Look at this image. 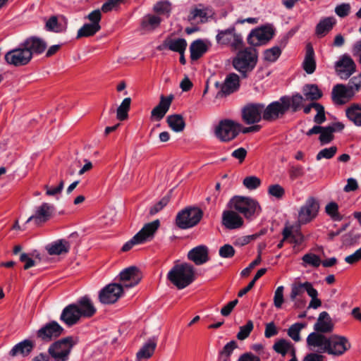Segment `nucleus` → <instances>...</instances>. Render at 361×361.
<instances>
[{
  "label": "nucleus",
  "mask_w": 361,
  "mask_h": 361,
  "mask_svg": "<svg viewBox=\"0 0 361 361\" xmlns=\"http://www.w3.org/2000/svg\"><path fill=\"white\" fill-rule=\"evenodd\" d=\"M310 350L326 353L336 357L343 355L350 349L351 344L345 336L333 334L329 337L317 333H310L306 339Z\"/></svg>",
  "instance_id": "obj_1"
},
{
  "label": "nucleus",
  "mask_w": 361,
  "mask_h": 361,
  "mask_svg": "<svg viewBox=\"0 0 361 361\" xmlns=\"http://www.w3.org/2000/svg\"><path fill=\"white\" fill-rule=\"evenodd\" d=\"M167 279L178 290L183 289L196 279V271L194 266L188 262L178 263L173 265L167 274Z\"/></svg>",
  "instance_id": "obj_2"
},
{
  "label": "nucleus",
  "mask_w": 361,
  "mask_h": 361,
  "mask_svg": "<svg viewBox=\"0 0 361 361\" xmlns=\"http://www.w3.org/2000/svg\"><path fill=\"white\" fill-rule=\"evenodd\" d=\"M257 61V50L252 47H246L237 53L233 60V66L244 78H246L247 73L255 68Z\"/></svg>",
  "instance_id": "obj_3"
},
{
  "label": "nucleus",
  "mask_w": 361,
  "mask_h": 361,
  "mask_svg": "<svg viewBox=\"0 0 361 361\" xmlns=\"http://www.w3.org/2000/svg\"><path fill=\"white\" fill-rule=\"evenodd\" d=\"M228 207L240 213L247 219L252 218L261 211V207L255 200L243 196H235L231 198L228 202Z\"/></svg>",
  "instance_id": "obj_4"
},
{
  "label": "nucleus",
  "mask_w": 361,
  "mask_h": 361,
  "mask_svg": "<svg viewBox=\"0 0 361 361\" xmlns=\"http://www.w3.org/2000/svg\"><path fill=\"white\" fill-rule=\"evenodd\" d=\"M242 125L231 119L221 121L215 127L214 134L221 142H228L234 140L240 133Z\"/></svg>",
  "instance_id": "obj_5"
},
{
  "label": "nucleus",
  "mask_w": 361,
  "mask_h": 361,
  "mask_svg": "<svg viewBox=\"0 0 361 361\" xmlns=\"http://www.w3.org/2000/svg\"><path fill=\"white\" fill-rule=\"evenodd\" d=\"M75 345L72 336H68L53 343L48 349L49 355L55 361H68Z\"/></svg>",
  "instance_id": "obj_6"
},
{
  "label": "nucleus",
  "mask_w": 361,
  "mask_h": 361,
  "mask_svg": "<svg viewBox=\"0 0 361 361\" xmlns=\"http://www.w3.org/2000/svg\"><path fill=\"white\" fill-rule=\"evenodd\" d=\"M202 211L197 207H188L178 213L176 226L181 229H188L196 226L202 219Z\"/></svg>",
  "instance_id": "obj_7"
},
{
  "label": "nucleus",
  "mask_w": 361,
  "mask_h": 361,
  "mask_svg": "<svg viewBox=\"0 0 361 361\" xmlns=\"http://www.w3.org/2000/svg\"><path fill=\"white\" fill-rule=\"evenodd\" d=\"M275 35V29L271 24H266L252 30L247 37V42L252 47L266 44Z\"/></svg>",
  "instance_id": "obj_8"
},
{
  "label": "nucleus",
  "mask_w": 361,
  "mask_h": 361,
  "mask_svg": "<svg viewBox=\"0 0 361 361\" xmlns=\"http://www.w3.org/2000/svg\"><path fill=\"white\" fill-rule=\"evenodd\" d=\"M218 44L229 46L233 50L240 49L243 45V37L236 32L234 26L224 30H219L216 36Z\"/></svg>",
  "instance_id": "obj_9"
},
{
  "label": "nucleus",
  "mask_w": 361,
  "mask_h": 361,
  "mask_svg": "<svg viewBox=\"0 0 361 361\" xmlns=\"http://www.w3.org/2000/svg\"><path fill=\"white\" fill-rule=\"evenodd\" d=\"M264 104L259 103H249L244 106L241 110L243 121L247 125L259 123L263 119Z\"/></svg>",
  "instance_id": "obj_10"
},
{
  "label": "nucleus",
  "mask_w": 361,
  "mask_h": 361,
  "mask_svg": "<svg viewBox=\"0 0 361 361\" xmlns=\"http://www.w3.org/2000/svg\"><path fill=\"white\" fill-rule=\"evenodd\" d=\"M4 58L7 63L14 66L27 65L32 59L30 52L24 47L22 43L18 48L8 51Z\"/></svg>",
  "instance_id": "obj_11"
},
{
  "label": "nucleus",
  "mask_w": 361,
  "mask_h": 361,
  "mask_svg": "<svg viewBox=\"0 0 361 361\" xmlns=\"http://www.w3.org/2000/svg\"><path fill=\"white\" fill-rule=\"evenodd\" d=\"M356 63L350 56L343 54L335 63L336 74L341 78L346 80L356 72Z\"/></svg>",
  "instance_id": "obj_12"
},
{
  "label": "nucleus",
  "mask_w": 361,
  "mask_h": 361,
  "mask_svg": "<svg viewBox=\"0 0 361 361\" xmlns=\"http://www.w3.org/2000/svg\"><path fill=\"white\" fill-rule=\"evenodd\" d=\"M123 293V286L116 283H110L100 290L99 299L103 304H113L118 300Z\"/></svg>",
  "instance_id": "obj_13"
},
{
  "label": "nucleus",
  "mask_w": 361,
  "mask_h": 361,
  "mask_svg": "<svg viewBox=\"0 0 361 361\" xmlns=\"http://www.w3.org/2000/svg\"><path fill=\"white\" fill-rule=\"evenodd\" d=\"M142 278V273L135 266L129 267L123 269L119 274V281L122 283L123 289L130 288L137 286Z\"/></svg>",
  "instance_id": "obj_14"
},
{
  "label": "nucleus",
  "mask_w": 361,
  "mask_h": 361,
  "mask_svg": "<svg viewBox=\"0 0 361 361\" xmlns=\"http://www.w3.org/2000/svg\"><path fill=\"white\" fill-rule=\"evenodd\" d=\"M215 85L217 88H219L216 94V99L224 98L233 93L238 89L240 85L239 77L235 73H231L227 75L222 84L216 82Z\"/></svg>",
  "instance_id": "obj_15"
},
{
  "label": "nucleus",
  "mask_w": 361,
  "mask_h": 361,
  "mask_svg": "<svg viewBox=\"0 0 361 361\" xmlns=\"http://www.w3.org/2000/svg\"><path fill=\"white\" fill-rule=\"evenodd\" d=\"M63 328L55 321L50 322L37 331V337L44 342H50L59 337Z\"/></svg>",
  "instance_id": "obj_16"
},
{
  "label": "nucleus",
  "mask_w": 361,
  "mask_h": 361,
  "mask_svg": "<svg viewBox=\"0 0 361 361\" xmlns=\"http://www.w3.org/2000/svg\"><path fill=\"white\" fill-rule=\"evenodd\" d=\"M319 209V202L315 198L309 197L304 206L300 208L298 214V222L305 224L311 221L317 216Z\"/></svg>",
  "instance_id": "obj_17"
},
{
  "label": "nucleus",
  "mask_w": 361,
  "mask_h": 361,
  "mask_svg": "<svg viewBox=\"0 0 361 361\" xmlns=\"http://www.w3.org/2000/svg\"><path fill=\"white\" fill-rule=\"evenodd\" d=\"M286 112L285 104L280 98L279 101L270 103L267 107L264 106L262 117L264 121L272 122L282 118Z\"/></svg>",
  "instance_id": "obj_18"
},
{
  "label": "nucleus",
  "mask_w": 361,
  "mask_h": 361,
  "mask_svg": "<svg viewBox=\"0 0 361 361\" xmlns=\"http://www.w3.org/2000/svg\"><path fill=\"white\" fill-rule=\"evenodd\" d=\"M54 211L53 204L44 202L36 207L35 214L28 218L27 223L33 221L35 224H44L52 217Z\"/></svg>",
  "instance_id": "obj_19"
},
{
  "label": "nucleus",
  "mask_w": 361,
  "mask_h": 361,
  "mask_svg": "<svg viewBox=\"0 0 361 361\" xmlns=\"http://www.w3.org/2000/svg\"><path fill=\"white\" fill-rule=\"evenodd\" d=\"M173 99V94L168 97L161 95L159 104L151 111L150 119L156 121H161L169 111Z\"/></svg>",
  "instance_id": "obj_20"
},
{
  "label": "nucleus",
  "mask_w": 361,
  "mask_h": 361,
  "mask_svg": "<svg viewBox=\"0 0 361 361\" xmlns=\"http://www.w3.org/2000/svg\"><path fill=\"white\" fill-rule=\"evenodd\" d=\"M81 317L79 310L76 307V304L73 303L67 305L62 310L60 320L68 326H72L76 324Z\"/></svg>",
  "instance_id": "obj_21"
},
{
  "label": "nucleus",
  "mask_w": 361,
  "mask_h": 361,
  "mask_svg": "<svg viewBox=\"0 0 361 361\" xmlns=\"http://www.w3.org/2000/svg\"><path fill=\"white\" fill-rule=\"evenodd\" d=\"M243 218L233 209L226 210L222 214V224L228 229H237L243 226Z\"/></svg>",
  "instance_id": "obj_22"
},
{
  "label": "nucleus",
  "mask_w": 361,
  "mask_h": 361,
  "mask_svg": "<svg viewBox=\"0 0 361 361\" xmlns=\"http://www.w3.org/2000/svg\"><path fill=\"white\" fill-rule=\"evenodd\" d=\"M188 258L195 264L202 265L209 260V250L205 245L197 246L188 252Z\"/></svg>",
  "instance_id": "obj_23"
},
{
  "label": "nucleus",
  "mask_w": 361,
  "mask_h": 361,
  "mask_svg": "<svg viewBox=\"0 0 361 361\" xmlns=\"http://www.w3.org/2000/svg\"><path fill=\"white\" fill-rule=\"evenodd\" d=\"M334 329V324L331 319L326 312H322L317 319V322L314 325V333L327 334L331 333Z\"/></svg>",
  "instance_id": "obj_24"
},
{
  "label": "nucleus",
  "mask_w": 361,
  "mask_h": 361,
  "mask_svg": "<svg viewBox=\"0 0 361 361\" xmlns=\"http://www.w3.org/2000/svg\"><path fill=\"white\" fill-rule=\"evenodd\" d=\"M22 44L30 52L32 58L35 54H40L43 53L47 46L42 39L35 36L27 38Z\"/></svg>",
  "instance_id": "obj_25"
},
{
  "label": "nucleus",
  "mask_w": 361,
  "mask_h": 361,
  "mask_svg": "<svg viewBox=\"0 0 361 361\" xmlns=\"http://www.w3.org/2000/svg\"><path fill=\"white\" fill-rule=\"evenodd\" d=\"M332 99L336 104H343L345 99H350L353 97L348 86L343 84L336 85L331 92Z\"/></svg>",
  "instance_id": "obj_26"
},
{
  "label": "nucleus",
  "mask_w": 361,
  "mask_h": 361,
  "mask_svg": "<svg viewBox=\"0 0 361 361\" xmlns=\"http://www.w3.org/2000/svg\"><path fill=\"white\" fill-rule=\"evenodd\" d=\"M160 226L159 220L157 219L146 224L142 228L136 233V238H139L142 243L151 240Z\"/></svg>",
  "instance_id": "obj_27"
},
{
  "label": "nucleus",
  "mask_w": 361,
  "mask_h": 361,
  "mask_svg": "<svg viewBox=\"0 0 361 361\" xmlns=\"http://www.w3.org/2000/svg\"><path fill=\"white\" fill-rule=\"evenodd\" d=\"M75 304L82 317L90 318L96 313L97 309L87 295L80 298Z\"/></svg>",
  "instance_id": "obj_28"
},
{
  "label": "nucleus",
  "mask_w": 361,
  "mask_h": 361,
  "mask_svg": "<svg viewBox=\"0 0 361 361\" xmlns=\"http://www.w3.org/2000/svg\"><path fill=\"white\" fill-rule=\"evenodd\" d=\"M281 101L283 102L287 111L290 109L292 112L295 113L302 109L305 99L300 93H295L291 97H281Z\"/></svg>",
  "instance_id": "obj_29"
},
{
  "label": "nucleus",
  "mask_w": 361,
  "mask_h": 361,
  "mask_svg": "<svg viewBox=\"0 0 361 361\" xmlns=\"http://www.w3.org/2000/svg\"><path fill=\"white\" fill-rule=\"evenodd\" d=\"M212 15V10L202 4H199L197 7L192 8L188 16L189 20H195L199 19V22L204 23L207 22L209 17Z\"/></svg>",
  "instance_id": "obj_30"
},
{
  "label": "nucleus",
  "mask_w": 361,
  "mask_h": 361,
  "mask_svg": "<svg viewBox=\"0 0 361 361\" xmlns=\"http://www.w3.org/2000/svg\"><path fill=\"white\" fill-rule=\"evenodd\" d=\"M70 247L68 241L65 239H60L47 245L46 250L50 255H60L68 253Z\"/></svg>",
  "instance_id": "obj_31"
},
{
  "label": "nucleus",
  "mask_w": 361,
  "mask_h": 361,
  "mask_svg": "<svg viewBox=\"0 0 361 361\" xmlns=\"http://www.w3.org/2000/svg\"><path fill=\"white\" fill-rule=\"evenodd\" d=\"M156 347L157 338L155 337L149 338L136 353L137 360L140 361L149 359L153 355Z\"/></svg>",
  "instance_id": "obj_32"
},
{
  "label": "nucleus",
  "mask_w": 361,
  "mask_h": 361,
  "mask_svg": "<svg viewBox=\"0 0 361 361\" xmlns=\"http://www.w3.org/2000/svg\"><path fill=\"white\" fill-rule=\"evenodd\" d=\"M302 93L305 101L315 102L323 96L322 91L315 84H306L302 87Z\"/></svg>",
  "instance_id": "obj_33"
},
{
  "label": "nucleus",
  "mask_w": 361,
  "mask_h": 361,
  "mask_svg": "<svg viewBox=\"0 0 361 361\" xmlns=\"http://www.w3.org/2000/svg\"><path fill=\"white\" fill-rule=\"evenodd\" d=\"M302 68L307 74H312L316 69V61L314 59V51L310 44L306 47V52L302 63Z\"/></svg>",
  "instance_id": "obj_34"
},
{
  "label": "nucleus",
  "mask_w": 361,
  "mask_h": 361,
  "mask_svg": "<svg viewBox=\"0 0 361 361\" xmlns=\"http://www.w3.org/2000/svg\"><path fill=\"white\" fill-rule=\"evenodd\" d=\"M34 346L32 341L25 339L15 345L11 350L9 354L13 357H15L18 354L27 356L32 351Z\"/></svg>",
  "instance_id": "obj_35"
},
{
  "label": "nucleus",
  "mask_w": 361,
  "mask_h": 361,
  "mask_svg": "<svg viewBox=\"0 0 361 361\" xmlns=\"http://www.w3.org/2000/svg\"><path fill=\"white\" fill-rule=\"evenodd\" d=\"M162 46L168 48L172 51L182 54L184 53L186 49L187 42L186 40L183 38L176 39L168 38L164 40Z\"/></svg>",
  "instance_id": "obj_36"
},
{
  "label": "nucleus",
  "mask_w": 361,
  "mask_h": 361,
  "mask_svg": "<svg viewBox=\"0 0 361 361\" xmlns=\"http://www.w3.org/2000/svg\"><path fill=\"white\" fill-rule=\"evenodd\" d=\"M347 118L356 126H361V104H353L345 110Z\"/></svg>",
  "instance_id": "obj_37"
},
{
  "label": "nucleus",
  "mask_w": 361,
  "mask_h": 361,
  "mask_svg": "<svg viewBox=\"0 0 361 361\" xmlns=\"http://www.w3.org/2000/svg\"><path fill=\"white\" fill-rule=\"evenodd\" d=\"M207 51V47L202 39L195 40L190 46L191 60L199 59Z\"/></svg>",
  "instance_id": "obj_38"
},
{
  "label": "nucleus",
  "mask_w": 361,
  "mask_h": 361,
  "mask_svg": "<svg viewBox=\"0 0 361 361\" xmlns=\"http://www.w3.org/2000/svg\"><path fill=\"white\" fill-rule=\"evenodd\" d=\"M161 22L159 16L147 14L145 16L141 22V27L145 31H152L157 28Z\"/></svg>",
  "instance_id": "obj_39"
},
{
  "label": "nucleus",
  "mask_w": 361,
  "mask_h": 361,
  "mask_svg": "<svg viewBox=\"0 0 361 361\" xmlns=\"http://www.w3.org/2000/svg\"><path fill=\"white\" fill-rule=\"evenodd\" d=\"M169 126L175 132H181L184 130L185 123L180 114L170 115L166 118Z\"/></svg>",
  "instance_id": "obj_40"
},
{
  "label": "nucleus",
  "mask_w": 361,
  "mask_h": 361,
  "mask_svg": "<svg viewBox=\"0 0 361 361\" xmlns=\"http://www.w3.org/2000/svg\"><path fill=\"white\" fill-rule=\"evenodd\" d=\"M314 288L310 282L295 283L292 285L290 298L292 300H295L297 296L301 295L305 291L307 293L309 287Z\"/></svg>",
  "instance_id": "obj_41"
},
{
  "label": "nucleus",
  "mask_w": 361,
  "mask_h": 361,
  "mask_svg": "<svg viewBox=\"0 0 361 361\" xmlns=\"http://www.w3.org/2000/svg\"><path fill=\"white\" fill-rule=\"evenodd\" d=\"M336 23L334 18H326L322 20L316 27V33L317 35H325L329 32Z\"/></svg>",
  "instance_id": "obj_42"
},
{
  "label": "nucleus",
  "mask_w": 361,
  "mask_h": 361,
  "mask_svg": "<svg viewBox=\"0 0 361 361\" xmlns=\"http://www.w3.org/2000/svg\"><path fill=\"white\" fill-rule=\"evenodd\" d=\"M100 30V28L91 23H85L78 30L77 38L92 37Z\"/></svg>",
  "instance_id": "obj_43"
},
{
  "label": "nucleus",
  "mask_w": 361,
  "mask_h": 361,
  "mask_svg": "<svg viewBox=\"0 0 361 361\" xmlns=\"http://www.w3.org/2000/svg\"><path fill=\"white\" fill-rule=\"evenodd\" d=\"M131 99L130 97L125 98L118 107L116 111V118L121 121L128 118V111L130 110Z\"/></svg>",
  "instance_id": "obj_44"
},
{
  "label": "nucleus",
  "mask_w": 361,
  "mask_h": 361,
  "mask_svg": "<svg viewBox=\"0 0 361 361\" xmlns=\"http://www.w3.org/2000/svg\"><path fill=\"white\" fill-rule=\"evenodd\" d=\"M153 11L158 15L169 17L171 11V4L167 0L158 1L154 5Z\"/></svg>",
  "instance_id": "obj_45"
},
{
  "label": "nucleus",
  "mask_w": 361,
  "mask_h": 361,
  "mask_svg": "<svg viewBox=\"0 0 361 361\" xmlns=\"http://www.w3.org/2000/svg\"><path fill=\"white\" fill-rule=\"evenodd\" d=\"M292 343L286 340V339H280L276 341L274 345L273 349L279 354H281L282 356H285L287 353H288L290 348L292 347Z\"/></svg>",
  "instance_id": "obj_46"
},
{
  "label": "nucleus",
  "mask_w": 361,
  "mask_h": 361,
  "mask_svg": "<svg viewBox=\"0 0 361 361\" xmlns=\"http://www.w3.org/2000/svg\"><path fill=\"white\" fill-rule=\"evenodd\" d=\"M238 347L236 341H231L226 343L220 352V360L221 361H228L233 351Z\"/></svg>",
  "instance_id": "obj_47"
},
{
  "label": "nucleus",
  "mask_w": 361,
  "mask_h": 361,
  "mask_svg": "<svg viewBox=\"0 0 361 361\" xmlns=\"http://www.w3.org/2000/svg\"><path fill=\"white\" fill-rule=\"evenodd\" d=\"M281 54V50L279 47H273L266 49L264 51V59L269 62H274Z\"/></svg>",
  "instance_id": "obj_48"
},
{
  "label": "nucleus",
  "mask_w": 361,
  "mask_h": 361,
  "mask_svg": "<svg viewBox=\"0 0 361 361\" xmlns=\"http://www.w3.org/2000/svg\"><path fill=\"white\" fill-rule=\"evenodd\" d=\"M305 327L302 323H295L290 326L288 330V335L295 342L300 341V332Z\"/></svg>",
  "instance_id": "obj_49"
},
{
  "label": "nucleus",
  "mask_w": 361,
  "mask_h": 361,
  "mask_svg": "<svg viewBox=\"0 0 361 361\" xmlns=\"http://www.w3.org/2000/svg\"><path fill=\"white\" fill-rule=\"evenodd\" d=\"M325 211L331 218L335 221H341L342 216L338 212V205L334 202L329 203L326 207Z\"/></svg>",
  "instance_id": "obj_50"
},
{
  "label": "nucleus",
  "mask_w": 361,
  "mask_h": 361,
  "mask_svg": "<svg viewBox=\"0 0 361 361\" xmlns=\"http://www.w3.org/2000/svg\"><path fill=\"white\" fill-rule=\"evenodd\" d=\"M254 328L253 322L249 320L245 325L240 327V331L237 334V338L240 341L247 338Z\"/></svg>",
  "instance_id": "obj_51"
},
{
  "label": "nucleus",
  "mask_w": 361,
  "mask_h": 361,
  "mask_svg": "<svg viewBox=\"0 0 361 361\" xmlns=\"http://www.w3.org/2000/svg\"><path fill=\"white\" fill-rule=\"evenodd\" d=\"M244 186L248 190H252L257 189L261 185V180L257 176H247L243 182Z\"/></svg>",
  "instance_id": "obj_52"
},
{
  "label": "nucleus",
  "mask_w": 361,
  "mask_h": 361,
  "mask_svg": "<svg viewBox=\"0 0 361 361\" xmlns=\"http://www.w3.org/2000/svg\"><path fill=\"white\" fill-rule=\"evenodd\" d=\"M348 86L350 92L354 96L355 94L361 90V73L353 77L348 82Z\"/></svg>",
  "instance_id": "obj_53"
},
{
  "label": "nucleus",
  "mask_w": 361,
  "mask_h": 361,
  "mask_svg": "<svg viewBox=\"0 0 361 361\" xmlns=\"http://www.w3.org/2000/svg\"><path fill=\"white\" fill-rule=\"evenodd\" d=\"M307 294L312 298L309 308L317 309L322 305V301L317 298L318 292L314 288H310V286L309 290H307Z\"/></svg>",
  "instance_id": "obj_54"
},
{
  "label": "nucleus",
  "mask_w": 361,
  "mask_h": 361,
  "mask_svg": "<svg viewBox=\"0 0 361 361\" xmlns=\"http://www.w3.org/2000/svg\"><path fill=\"white\" fill-rule=\"evenodd\" d=\"M334 132L329 126L323 127L319 136V141L322 144H328L334 139Z\"/></svg>",
  "instance_id": "obj_55"
},
{
  "label": "nucleus",
  "mask_w": 361,
  "mask_h": 361,
  "mask_svg": "<svg viewBox=\"0 0 361 361\" xmlns=\"http://www.w3.org/2000/svg\"><path fill=\"white\" fill-rule=\"evenodd\" d=\"M302 261L304 263L311 265L314 267H319L322 262L319 257L312 253L305 254L302 257Z\"/></svg>",
  "instance_id": "obj_56"
},
{
  "label": "nucleus",
  "mask_w": 361,
  "mask_h": 361,
  "mask_svg": "<svg viewBox=\"0 0 361 361\" xmlns=\"http://www.w3.org/2000/svg\"><path fill=\"white\" fill-rule=\"evenodd\" d=\"M86 19L90 20V23L98 27L101 29V25L99 24L102 20V12L99 9L94 10L90 12L86 17Z\"/></svg>",
  "instance_id": "obj_57"
},
{
  "label": "nucleus",
  "mask_w": 361,
  "mask_h": 361,
  "mask_svg": "<svg viewBox=\"0 0 361 361\" xmlns=\"http://www.w3.org/2000/svg\"><path fill=\"white\" fill-rule=\"evenodd\" d=\"M314 109L317 111V114L314 117V121L316 123L320 125L323 123L326 119L324 107L319 103L314 104Z\"/></svg>",
  "instance_id": "obj_58"
},
{
  "label": "nucleus",
  "mask_w": 361,
  "mask_h": 361,
  "mask_svg": "<svg viewBox=\"0 0 361 361\" xmlns=\"http://www.w3.org/2000/svg\"><path fill=\"white\" fill-rule=\"evenodd\" d=\"M337 152V147L336 146H332L329 148H324L319 152L317 154V159L320 160L323 158L324 159H331L334 157Z\"/></svg>",
  "instance_id": "obj_59"
},
{
  "label": "nucleus",
  "mask_w": 361,
  "mask_h": 361,
  "mask_svg": "<svg viewBox=\"0 0 361 361\" xmlns=\"http://www.w3.org/2000/svg\"><path fill=\"white\" fill-rule=\"evenodd\" d=\"M268 193L273 197L281 199L285 195V190L279 184L271 185L269 186Z\"/></svg>",
  "instance_id": "obj_60"
},
{
  "label": "nucleus",
  "mask_w": 361,
  "mask_h": 361,
  "mask_svg": "<svg viewBox=\"0 0 361 361\" xmlns=\"http://www.w3.org/2000/svg\"><path fill=\"white\" fill-rule=\"evenodd\" d=\"M235 249L229 244H225L219 248V254L223 258H231L235 255Z\"/></svg>",
  "instance_id": "obj_61"
},
{
  "label": "nucleus",
  "mask_w": 361,
  "mask_h": 361,
  "mask_svg": "<svg viewBox=\"0 0 361 361\" xmlns=\"http://www.w3.org/2000/svg\"><path fill=\"white\" fill-rule=\"evenodd\" d=\"M45 26L46 29L49 31H53L56 32L62 31V29L59 25L58 18L55 16L50 17V18L47 21Z\"/></svg>",
  "instance_id": "obj_62"
},
{
  "label": "nucleus",
  "mask_w": 361,
  "mask_h": 361,
  "mask_svg": "<svg viewBox=\"0 0 361 361\" xmlns=\"http://www.w3.org/2000/svg\"><path fill=\"white\" fill-rule=\"evenodd\" d=\"M169 202V197H164L160 201L152 207L149 209V214L153 216L160 212Z\"/></svg>",
  "instance_id": "obj_63"
},
{
  "label": "nucleus",
  "mask_w": 361,
  "mask_h": 361,
  "mask_svg": "<svg viewBox=\"0 0 361 361\" xmlns=\"http://www.w3.org/2000/svg\"><path fill=\"white\" fill-rule=\"evenodd\" d=\"M305 174L304 169L300 165L291 166L289 170V176L292 180L300 178Z\"/></svg>",
  "instance_id": "obj_64"
}]
</instances>
